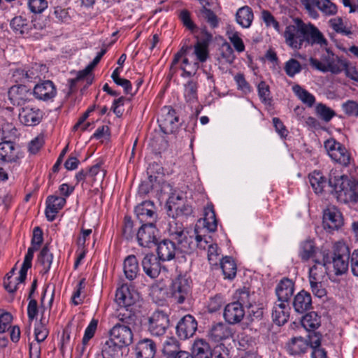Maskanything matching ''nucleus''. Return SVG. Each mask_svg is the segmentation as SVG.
<instances>
[{"label":"nucleus","instance_id":"f257e3e1","mask_svg":"<svg viewBox=\"0 0 358 358\" xmlns=\"http://www.w3.org/2000/svg\"><path fill=\"white\" fill-rule=\"evenodd\" d=\"M294 23L286 27L283 33L285 43L294 50H300L303 45H318L325 47L327 41L323 34L311 23H305L299 18H295Z\"/></svg>","mask_w":358,"mask_h":358},{"label":"nucleus","instance_id":"f03ea898","mask_svg":"<svg viewBox=\"0 0 358 358\" xmlns=\"http://www.w3.org/2000/svg\"><path fill=\"white\" fill-rule=\"evenodd\" d=\"M337 200L341 203H357L358 201V182L344 175H336L331 171L328 180Z\"/></svg>","mask_w":358,"mask_h":358},{"label":"nucleus","instance_id":"7ed1b4c3","mask_svg":"<svg viewBox=\"0 0 358 358\" xmlns=\"http://www.w3.org/2000/svg\"><path fill=\"white\" fill-rule=\"evenodd\" d=\"M310 64L316 69L322 72H331L338 74L345 67L346 60L334 55L331 52L327 51L321 57V61L310 57Z\"/></svg>","mask_w":358,"mask_h":358},{"label":"nucleus","instance_id":"20e7f679","mask_svg":"<svg viewBox=\"0 0 358 358\" xmlns=\"http://www.w3.org/2000/svg\"><path fill=\"white\" fill-rule=\"evenodd\" d=\"M192 280L187 275H178L171 283V298L178 303H182L191 295Z\"/></svg>","mask_w":358,"mask_h":358},{"label":"nucleus","instance_id":"39448f33","mask_svg":"<svg viewBox=\"0 0 358 358\" xmlns=\"http://www.w3.org/2000/svg\"><path fill=\"white\" fill-rule=\"evenodd\" d=\"M329 254L331 258V264L333 265L334 272L336 275L345 273L349 264V248L345 244H338L336 245L333 254Z\"/></svg>","mask_w":358,"mask_h":358},{"label":"nucleus","instance_id":"423d86ee","mask_svg":"<svg viewBox=\"0 0 358 358\" xmlns=\"http://www.w3.org/2000/svg\"><path fill=\"white\" fill-rule=\"evenodd\" d=\"M138 292L131 286L123 284L116 290L115 301L127 310L139 300Z\"/></svg>","mask_w":358,"mask_h":358},{"label":"nucleus","instance_id":"0eeeda50","mask_svg":"<svg viewBox=\"0 0 358 358\" xmlns=\"http://www.w3.org/2000/svg\"><path fill=\"white\" fill-rule=\"evenodd\" d=\"M181 244L175 241L164 239L157 244V253L159 260L166 262L173 259L177 255L185 253L180 250Z\"/></svg>","mask_w":358,"mask_h":358},{"label":"nucleus","instance_id":"6e6552de","mask_svg":"<svg viewBox=\"0 0 358 358\" xmlns=\"http://www.w3.org/2000/svg\"><path fill=\"white\" fill-rule=\"evenodd\" d=\"M157 228L153 222L144 223L138 229L136 238L139 245L151 248L157 243Z\"/></svg>","mask_w":358,"mask_h":358},{"label":"nucleus","instance_id":"1a4fd4ad","mask_svg":"<svg viewBox=\"0 0 358 358\" xmlns=\"http://www.w3.org/2000/svg\"><path fill=\"white\" fill-rule=\"evenodd\" d=\"M157 121L164 133L171 134L178 129L179 117L176 115L175 110L170 107H165Z\"/></svg>","mask_w":358,"mask_h":358},{"label":"nucleus","instance_id":"9d476101","mask_svg":"<svg viewBox=\"0 0 358 358\" xmlns=\"http://www.w3.org/2000/svg\"><path fill=\"white\" fill-rule=\"evenodd\" d=\"M148 330L151 334L157 336L163 335L169 325L168 315L163 311H155L149 317Z\"/></svg>","mask_w":358,"mask_h":358},{"label":"nucleus","instance_id":"9b49d317","mask_svg":"<svg viewBox=\"0 0 358 358\" xmlns=\"http://www.w3.org/2000/svg\"><path fill=\"white\" fill-rule=\"evenodd\" d=\"M32 92L24 85H15L8 91V97L13 106H21L31 99Z\"/></svg>","mask_w":358,"mask_h":358},{"label":"nucleus","instance_id":"f8f14e48","mask_svg":"<svg viewBox=\"0 0 358 358\" xmlns=\"http://www.w3.org/2000/svg\"><path fill=\"white\" fill-rule=\"evenodd\" d=\"M343 224V218L339 210L334 206L327 207L323 213V226L329 231L338 230Z\"/></svg>","mask_w":358,"mask_h":358},{"label":"nucleus","instance_id":"ddd939ff","mask_svg":"<svg viewBox=\"0 0 358 358\" xmlns=\"http://www.w3.org/2000/svg\"><path fill=\"white\" fill-rule=\"evenodd\" d=\"M43 116V113L41 109L31 105L22 107L19 112V120L25 126L38 124Z\"/></svg>","mask_w":358,"mask_h":358},{"label":"nucleus","instance_id":"4468645a","mask_svg":"<svg viewBox=\"0 0 358 358\" xmlns=\"http://www.w3.org/2000/svg\"><path fill=\"white\" fill-rule=\"evenodd\" d=\"M110 338L117 345L126 347L132 343L133 333L129 327L117 324L110 331Z\"/></svg>","mask_w":358,"mask_h":358},{"label":"nucleus","instance_id":"2eb2a0df","mask_svg":"<svg viewBox=\"0 0 358 358\" xmlns=\"http://www.w3.org/2000/svg\"><path fill=\"white\" fill-rule=\"evenodd\" d=\"M314 265L309 268V281H322L331 265L329 254L323 255L318 261L313 262Z\"/></svg>","mask_w":358,"mask_h":358},{"label":"nucleus","instance_id":"dca6fc26","mask_svg":"<svg viewBox=\"0 0 358 358\" xmlns=\"http://www.w3.org/2000/svg\"><path fill=\"white\" fill-rule=\"evenodd\" d=\"M327 254H329L328 252L317 250L314 243L310 240H306L300 245L299 256L302 262L318 261L323 255Z\"/></svg>","mask_w":358,"mask_h":358},{"label":"nucleus","instance_id":"f3484780","mask_svg":"<svg viewBox=\"0 0 358 358\" xmlns=\"http://www.w3.org/2000/svg\"><path fill=\"white\" fill-rule=\"evenodd\" d=\"M57 93L55 85L49 80L36 84L33 90L34 96L37 99L45 101L52 100L56 96Z\"/></svg>","mask_w":358,"mask_h":358},{"label":"nucleus","instance_id":"a211bd4d","mask_svg":"<svg viewBox=\"0 0 358 358\" xmlns=\"http://www.w3.org/2000/svg\"><path fill=\"white\" fill-rule=\"evenodd\" d=\"M169 239L175 241L177 244H181L180 250L185 246V242H187L190 234L188 231L185 230L182 223L178 222L176 220H172L169 223V227L166 229Z\"/></svg>","mask_w":358,"mask_h":358},{"label":"nucleus","instance_id":"6ab92c4d","mask_svg":"<svg viewBox=\"0 0 358 358\" xmlns=\"http://www.w3.org/2000/svg\"><path fill=\"white\" fill-rule=\"evenodd\" d=\"M135 213L140 222H153L157 220L155 206L152 201H145L135 208Z\"/></svg>","mask_w":358,"mask_h":358},{"label":"nucleus","instance_id":"aec40b11","mask_svg":"<svg viewBox=\"0 0 358 358\" xmlns=\"http://www.w3.org/2000/svg\"><path fill=\"white\" fill-rule=\"evenodd\" d=\"M197 329V322L190 315L184 316L176 326L178 336L183 340L192 337Z\"/></svg>","mask_w":358,"mask_h":358},{"label":"nucleus","instance_id":"412c9836","mask_svg":"<svg viewBox=\"0 0 358 358\" xmlns=\"http://www.w3.org/2000/svg\"><path fill=\"white\" fill-rule=\"evenodd\" d=\"M141 265L145 273L150 278H157L161 272L160 260L153 253L145 255L141 261Z\"/></svg>","mask_w":358,"mask_h":358},{"label":"nucleus","instance_id":"4be33fe9","mask_svg":"<svg viewBox=\"0 0 358 358\" xmlns=\"http://www.w3.org/2000/svg\"><path fill=\"white\" fill-rule=\"evenodd\" d=\"M210 236H202L198 234L196 229L193 235L189 236L187 242H185V246L182 251L185 253H191L196 248H199L201 250H206L209 245L212 243L210 241Z\"/></svg>","mask_w":358,"mask_h":358},{"label":"nucleus","instance_id":"5701e85b","mask_svg":"<svg viewBox=\"0 0 358 358\" xmlns=\"http://www.w3.org/2000/svg\"><path fill=\"white\" fill-rule=\"evenodd\" d=\"M38 66L35 64L31 68L20 67L12 70V80L15 83L31 82L39 77Z\"/></svg>","mask_w":358,"mask_h":358},{"label":"nucleus","instance_id":"b1692460","mask_svg":"<svg viewBox=\"0 0 358 358\" xmlns=\"http://www.w3.org/2000/svg\"><path fill=\"white\" fill-rule=\"evenodd\" d=\"M66 203L65 197L50 195L47 197L45 214L49 222L55 220L57 214Z\"/></svg>","mask_w":358,"mask_h":358},{"label":"nucleus","instance_id":"393cba45","mask_svg":"<svg viewBox=\"0 0 358 358\" xmlns=\"http://www.w3.org/2000/svg\"><path fill=\"white\" fill-rule=\"evenodd\" d=\"M245 315L243 307L239 303L232 302L227 304L224 310L223 316L227 322L231 324L241 322Z\"/></svg>","mask_w":358,"mask_h":358},{"label":"nucleus","instance_id":"a878e982","mask_svg":"<svg viewBox=\"0 0 358 358\" xmlns=\"http://www.w3.org/2000/svg\"><path fill=\"white\" fill-rule=\"evenodd\" d=\"M234 334V329L229 324L218 322L212 326L208 335L214 342H220L232 338Z\"/></svg>","mask_w":358,"mask_h":358},{"label":"nucleus","instance_id":"bb28decb","mask_svg":"<svg viewBox=\"0 0 358 358\" xmlns=\"http://www.w3.org/2000/svg\"><path fill=\"white\" fill-rule=\"evenodd\" d=\"M20 157L18 148L13 142L5 141L0 143V160L5 162H15Z\"/></svg>","mask_w":358,"mask_h":358},{"label":"nucleus","instance_id":"cd10ccee","mask_svg":"<svg viewBox=\"0 0 358 358\" xmlns=\"http://www.w3.org/2000/svg\"><path fill=\"white\" fill-rule=\"evenodd\" d=\"M289 303L286 302L277 301L272 309V317L273 322L280 326L285 324L289 317Z\"/></svg>","mask_w":358,"mask_h":358},{"label":"nucleus","instance_id":"c85d7f7f","mask_svg":"<svg viewBox=\"0 0 358 358\" xmlns=\"http://www.w3.org/2000/svg\"><path fill=\"white\" fill-rule=\"evenodd\" d=\"M136 358H153L156 352V345L150 338H144L138 342L136 348Z\"/></svg>","mask_w":358,"mask_h":358},{"label":"nucleus","instance_id":"c756f323","mask_svg":"<svg viewBox=\"0 0 358 358\" xmlns=\"http://www.w3.org/2000/svg\"><path fill=\"white\" fill-rule=\"evenodd\" d=\"M294 282L288 278H283L280 281L275 288L278 301L288 303L289 299L294 293Z\"/></svg>","mask_w":358,"mask_h":358},{"label":"nucleus","instance_id":"7c9ffc66","mask_svg":"<svg viewBox=\"0 0 358 358\" xmlns=\"http://www.w3.org/2000/svg\"><path fill=\"white\" fill-rule=\"evenodd\" d=\"M293 307L299 313H303L310 310L312 307L310 294L304 290L299 292L294 298Z\"/></svg>","mask_w":358,"mask_h":358},{"label":"nucleus","instance_id":"2f4dec72","mask_svg":"<svg viewBox=\"0 0 358 358\" xmlns=\"http://www.w3.org/2000/svg\"><path fill=\"white\" fill-rule=\"evenodd\" d=\"M309 347L308 341L301 336L293 337L287 343V351L292 355H300L306 352Z\"/></svg>","mask_w":358,"mask_h":358},{"label":"nucleus","instance_id":"473e14b6","mask_svg":"<svg viewBox=\"0 0 358 358\" xmlns=\"http://www.w3.org/2000/svg\"><path fill=\"white\" fill-rule=\"evenodd\" d=\"M123 271L125 277L129 280H133L137 277L139 272V265L135 255H130L124 259Z\"/></svg>","mask_w":358,"mask_h":358},{"label":"nucleus","instance_id":"72a5a7b5","mask_svg":"<svg viewBox=\"0 0 358 358\" xmlns=\"http://www.w3.org/2000/svg\"><path fill=\"white\" fill-rule=\"evenodd\" d=\"M10 26L16 34H29L32 22L22 16H16L10 20Z\"/></svg>","mask_w":358,"mask_h":358},{"label":"nucleus","instance_id":"f704fd0d","mask_svg":"<svg viewBox=\"0 0 358 358\" xmlns=\"http://www.w3.org/2000/svg\"><path fill=\"white\" fill-rule=\"evenodd\" d=\"M254 20V14L252 8L248 6H244L238 9L236 13V21L243 28H249Z\"/></svg>","mask_w":358,"mask_h":358},{"label":"nucleus","instance_id":"c9c22d12","mask_svg":"<svg viewBox=\"0 0 358 358\" xmlns=\"http://www.w3.org/2000/svg\"><path fill=\"white\" fill-rule=\"evenodd\" d=\"M192 353L193 358H212L213 356L209 344L203 339L194 343Z\"/></svg>","mask_w":358,"mask_h":358},{"label":"nucleus","instance_id":"e433bc0d","mask_svg":"<svg viewBox=\"0 0 358 358\" xmlns=\"http://www.w3.org/2000/svg\"><path fill=\"white\" fill-rule=\"evenodd\" d=\"M203 225L209 232H214L217 229V221L213 204H208L204 209Z\"/></svg>","mask_w":358,"mask_h":358},{"label":"nucleus","instance_id":"4c0bfd02","mask_svg":"<svg viewBox=\"0 0 358 358\" xmlns=\"http://www.w3.org/2000/svg\"><path fill=\"white\" fill-rule=\"evenodd\" d=\"M309 180L310 185L316 194L322 193L324 187L327 185V179L322 173L318 171H314L309 174Z\"/></svg>","mask_w":358,"mask_h":358},{"label":"nucleus","instance_id":"58836bf2","mask_svg":"<svg viewBox=\"0 0 358 358\" xmlns=\"http://www.w3.org/2000/svg\"><path fill=\"white\" fill-rule=\"evenodd\" d=\"M301 322L306 331H314L320 325V317L315 312H310L302 317Z\"/></svg>","mask_w":358,"mask_h":358},{"label":"nucleus","instance_id":"ea45409f","mask_svg":"<svg viewBox=\"0 0 358 358\" xmlns=\"http://www.w3.org/2000/svg\"><path fill=\"white\" fill-rule=\"evenodd\" d=\"M221 268L224 278L232 280L236 275V264L234 260L229 257H225L221 261Z\"/></svg>","mask_w":358,"mask_h":358},{"label":"nucleus","instance_id":"a19ab883","mask_svg":"<svg viewBox=\"0 0 358 358\" xmlns=\"http://www.w3.org/2000/svg\"><path fill=\"white\" fill-rule=\"evenodd\" d=\"M37 250V248L32 246L28 248L27 252L24 257L23 264L19 272L18 280L20 282H24L27 277V271L29 268L31 267V262L34 257V252L36 251Z\"/></svg>","mask_w":358,"mask_h":358},{"label":"nucleus","instance_id":"79ce46f5","mask_svg":"<svg viewBox=\"0 0 358 358\" xmlns=\"http://www.w3.org/2000/svg\"><path fill=\"white\" fill-rule=\"evenodd\" d=\"M292 90L296 96L308 107H312L315 103V97L306 89L299 85H294Z\"/></svg>","mask_w":358,"mask_h":358},{"label":"nucleus","instance_id":"37998d69","mask_svg":"<svg viewBox=\"0 0 358 358\" xmlns=\"http://www.w3.org/2000/svg\"><path fill=\"white\" fill-rule=\"evenodd\" d=\"M53 256L50 252L48 245H45L38 256V262L43 266L42 272L46 273L49 271L52 262Z\"/></svg>","mask_w":358,"mask_h":358},{"label":"nucleus","instance_id":"c03bdc74","mask_svg":"<svg viewBox=\"0 0 358 358\" xmlns=\"http://www.w3.org/2000/svg\"><path fill=\"white\" fill-rule=\"evenodd\" d=\"M313 4L325 15H334L337 13L336 5L330 0H313Z\"/></svg>","mask_w":358,"mask_h":358},{"label":"nucleus","instance_id":"a18cd8bd","mask_svg":"<svg viewBox=\"0 0 358 358\" xmlns=\"http://www.w3.org/2000/svg\"><path fill=\"white\" fill-rule=\"evenodd\" d=\"M122 348V346L117 345V343L109 338L103 345L102 355L103 358H115Z\"/></svg>","mask_w":358,"mask_h":358},{"label":"nucleus","instance_id":"49530a36","mask_svg":"<svg viewBox=\"0 0 358 358\" xmlns=\"http://www.w3.org/2000/svg\"><path fill=\"white\" fill-rule=\"evenodd\" d=\"M180 351L179 343L175 338H167L164 342L162 352L167 357H175Z\"/></svg>","mask_w":358,"mask_h":358},{"label":"nucleus","instance_id":"de8ad7c7","mask_svg":"<svg viewBox=\"0 0 358 358\" xmlns=\"http://www.w3.org/2000/svg\"><path fill=\"white\" fill-rule=\"evenodd\" d=\"M329 23L332 29L337 34L351 37L352 34L351 29L344 24L341 17L332 18L329 21Z\"/></svg>","mask_w":358,"mask_h":358},{"label":"nucleus","instance_id":"09e8293b","mask_svg":"<svg viewBox=\"0 0 358 358\" xmlns=\"http://www.w3.org/2000/svg\"><path fill=\"white\" fill-rule=\"evenodd\" d=\"M197 88V83L194 80H189L184 85V97L187 102L190 103L196 102Z\"/></svg>","mask_w":358,"mask_h":358},{"label":"nucleus","instance_id":"8fccbe9b","mask_svg":"<svg viewBox=\"0 0 358 358\" xmlns=\"http://www.w3.org/2000/svg\"><path fill=\"white\" fill-rule=\"evenodd\" d=\"M315 110L316 115L326 122H329L336 116L335 111L322 103H317L315 106Z\"/></svg>","mask_w":358,"mask_h":358},{"label":"nucleus","instance_id":"3c124183","mask_svg":"<svg viewBox=\"0 0 358 358\" xmlns=\"http://www.w3.org/2000/svg\"><path fill=\"white\" fill-rule=\"evenodd\" d=\"M324 148L331 159L336 157L338 152L344 151V146L334 138H329L324 142Z\"/></svg>","mask_w":358,"mask_h":358},{"label":"nucleus","instance_id":"603ef678","mask_svg":"<svg viewBox=\"0 0 358 358\" xmlns=\"http://www.w3.org/2000/svg\"><path fill=\"white\" fill-rule=\"evenodd\" d=\"M88 178H91L92 182H102L106 176V170L101 168L100 164H96L87 169Z\"/></svg>","mask_w":358,"mask_h":358},{"label":"nucleus","instance_id":"864d4df0","mask_svg":"<svg viewBox=\"0 0 358 358\" xmlns=\"http://www.w3.org/2000/svg\"><path fill=\"white\" fill-rule=\"evenodd\" d=\"M341 109L345 115L350 117H358V102L354 100H347L342 103Z\"/></svg>","mask_w":358,"mask_h":358},{"label":"nucleus","instance_id":"5fc2aeb1","mask_svg":"<svg viewBox=\"0 0 358 358\" xmlns=\"http://www.w3.org/2000/svg\"><path fill=\"white\" fill-rule=\"evenodd\" d=\"M227 35L237 52H243L245 50V45L240 37V34L238 31L234 30H228L227 31Z\"/></svg>","mask_w":358,"mask_h":358},{"label":"nucleus","instance_id":"6e6d98bb","mask_svg":"<svg viewBox=\"0 0 358 358\" xmlns=\"http://www.w3.org/2000/svg\"><path fill=\"white\" fill-rule=\"evenodd\" d=\"M98 322L96 320H92L90 322L89 325L87 327L85 331L84 336L83 338L82 341V348L81 352L83 353L85 350V346L87 345L88 341L94 336L96 328H97Z\"/></svg>","mask_w":358,"mask_h":358},{"label":"nucleus","instance_id":"4d7b16f0","mask_svg":"<svg viewBox=\"0 0 358 358\" xmlns=\"http://www.w3.org/2000/svg\"><path fill=\"white\" fill-rule=\"evenodd\" d=\"M52 15L58 23H68L71 20V15L68 9L62 6L54 7Z\"/></svg>","mask_w":358,"mask_h":358},{"label":"nucleus","instance_id":"13d9d810","mask_svg":"<svg viewBox=\"0 0 358 358\" xmlns=\"http://www.w3.org/2000/svg\"><path fill=\"white\" fill-rule=\"evenodd\" d=\"M284 69L288 76L294 77L301 71V66L297 60L290 59L285 62Z\"/></svg>","mask_w":358,"mask_h":358},{"label":"nucleus","instance_id":"bf43d9fd","mask_svg":"<svg viewBox=\"0 0 358 358\" xmlns=\"http://www.w3.org/2000/svg\"><path fill=\"white\" fill-rule=\"evenodd\" d=\"M13 320L12 315L0 309V334L5 333L11 326Z\"/></svg>","mask_w":358,"mask_h":358},{"label":"nucleus","instance_id":"052dcab7","mask_svg":"<svg viewBox=\"0 0 358 358\" xmlns=\"http://www.w3.org/2000/svg\"><path fill=\"white\" fill-rule=\"evenodd\" d=\"M262 19L266 25V27H272L278 32L280 31V24L275 20L273 15L266 10H264L262 12Z\"/></svg>","mask_w":358,"mask_h":358},{"label":"nucleus","instance_id":"680f3d73","mask_svg":"<svg viewBox=\"0 0 358 358\" xmlns=\"http://www.w3.org/2000/svg\"><path fill=\"white\" fill-rule=\"evenodd\" d=\"M92 69H88V65L85 69L80 71L77 73V76L75 79L72 80V83H76L81 80H85L87 85H90L92 83L93 76L92 74Z\"/></svg>","mask_w":358,"mask_h":358},{"label":"nucleus","instance_id":"e2e57ef3","mask_svg":"<svg viewBox=\"0 0 358 358\" xmlns=\"http://www.w3.org/2000/svg\"><path fill=\"white\" fill-rule=\"evenodd\" d=\"M220 55L229 64H231L236 58L233 48L230 44L227 42L222 45L220 48Z\"/></svg>","mask_w":358,"mask_h":358},{"label":"nucleus","instance_id":"0e129e2a","mask_svg":"<svg viewBox=\"0 0 358 358\" xmlns=\"http://www.w3.org/2000/svg\"><path fill=\"white\" fill-rule=\"evenodd\" d=\"M194 52L199 62H204L206 61L208 52L207 45L205 43L197 42L194 45Z\"/></svg>","mask_w":358,"mask_h":358},{"label":"nucleus","instance_id":"69168bd1","mask_svg":"<svg viewBox=\"0 0 358 358\" xmlns=\"http://www.w3.org/2000/svg\"><path fill=\"white\" fill-rule=\"evenodd\" d=\"M29 8L32 13H41L48 8L46 0H29Z\"/></svg>","mask_w":358,"mask_h":358},{"label":"nucleus","instance_id":"338daca9","mask_svg":"<svg viewBox=\"0 0 358 358\" xmlns=\"http://www.w3.org/2000/svg\"><path fill=\"white\" fill-rule=\"evenodd\" d=\"M22 282L18 280V277L12 278L11 275H6L3 285L8 292H15L17 289L18 285Z\"/></svg>","mask_w":358,"mask_h":358},{"label":"nucleus","instance_id":"774afa93","mask_svg":"<svg viewBox=\"0 0 358 358\" xmlns=\"http://www.w3.org/2000/svg\"><path fill=\"white\" fill-rule=\"evenodd\" d=\"M203 18L212 27H216L218 24V20L216 15L210 10L203 8L201 11Z\"/></svg>","mask_w":358,"mask_h":358}]
</instances>
